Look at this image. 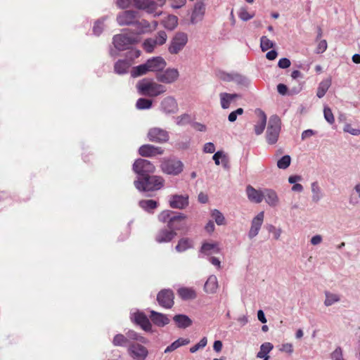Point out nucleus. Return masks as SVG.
<instances>
[{
    "instance_id": "48",
    "label": "nucleus",
    "mask_w": 360,
    "mask_h": 360,
    "mask_svg": "<svg viewBox=\"0 0 360 360\" xmlns=\"http://www.w3.org/2000/svg\"><path fill=\"white\" fill-rule=\"evenodd\" d=\"M152 105V101L146 98H140L136 103V107L139 110H148L151 108Z\"/></svg>"
},
{
    "instance_id": "11",
    "label": "nucleus",
    "mask_w": 360,
    "mask_h": 360,
    "mask_svg": "<svg viewBox=\"0 0 360 360\" xmlns=\"http://www.w3.org/2000/svg\"><path fill=\"white\" fill-rule=\"evenodd\" d=\"M130 319L132 322L141 326L145 331H150L152 328L151 323L147 316L139 310L131 311Z\"/></svg>"
},
{
    "instance_id": "35",
    "label": "nucleus",
    "mask_w": 360,
    "mask_h": 360,
    "mask_svg": "<svg viewBox=\"0 0 360 360\" xmlns=\"http://www.w3.org/2000/svg\"><path fill=\"white\" fill-rule=\"evenodd\" d=\"M311 190L312 201L314 202L320 201L323 196V193L317 181H314L311 184Z\"/></svg>"
},
{
    "instance_id": "56",
    "label": "nucleus",
    "mask_w": 360,
    "mask_h": 360,
    "mask_svg": "<svg viewBox=\"0 0 360 360\" xmlns=\"http://www.w3.org/2000/svg\"><path fill=\"white\" fill-rule=\"evenodd\" d=\"M207 343V340L205 337L202 338L198 343L190 348V352L195 353L198 350L204 348Z\"/></svg>"
},
{
    "instance_id": "10",
    "label": "nucleus",
    "mask_w": 360,
    "mask_h": 360,
    "mask_svg": "<svg viewBox=\"0 0 360 360\" xmlns=\"http://www.w3.org/2000/svg\"><path fill=\"white\" fill-rule=\"evenodd\" d=\"M179 77V72L176 68H167L156 74V79L159 82L170 84L175 82Z\"/></svg>"
},
{
    "instance_id": "16",
    "label": "nucleus",
    "mask_w": 360,
    "mask_h": 360,
    "mask_svg": "<svg viewBox=\"0 0 360 360\" xmlns=\"http://www.w3.org/2000/svg\"><path fill=\"white\" fill-rule=\"evenodd\" d=\"M186 216L182 213H175L174 217L168 221L167 227L174 231H183L187 229L186 223Z\"/></svg>"
},
{
    "instance_id": "58",
    "label": "nucleus",
    "mask_w": 360,
    "mask_h": 360,
    "mask_svg": "<svg viewBox=\"0 0 360 360\" xmlns=\"http://www.w3.org/2000/svg\"><path fill=\"white\" fill-rule=\"evenodd\" d=\"M243 113V109L241 108H238L235 111L231 112L228 117V120L231 122L236 120L238 115H241Z\"/></svg>"
},
{
    "instance_id": "39",
    "label": "nucleus",
    "mask_w": 360,
    "mask_h": 360,
    "mask_svg": "<svg viewBox=\"0 0 360 360\" xmlns=\"http://www.w3.org/2000/svg\"><path fill=\"white\" fill-rule=\"evenodd\" d=\"M266 124V116L265 113L259 111V121L255 125V132L257 135H260L263 133Z\"/></svg>"
},
{
    "instance_id": "21",
    "label": "nucleus",
    "mask_w": 360,
    "mask_h": 360,
    "mask_svg": "<svg viewBox=\"0 0 360 360\" xmlns=\"http://www.w3.org/2000/svg\"><path fill=\"white\" fill-rule=\"evenodd\" d=\"M264 214V212H260L256 217H255L251 222V227L248 233L250 238H255L258 233L263 224Z\"/></svg>"
},
{
    "instance_id": "40",
    "label": "nucleus",
    "mask_w": 360,
    "mask_h": 360,
    "mask_svg": "<svg viewBox=\"0 0 360 360\" xmlns=\"http://www.w3.org/2000/svg\"><path fill=\"white\" fill-rule=\"evenodd\" d=\"M158 202L153 200H141L139 202V205L148 212H153L158 207Z\"/></svg>"
},
{
    "instance_id": "43",
    "label": "nucleus",
    "mask_w": 360,
    "mask_h": 360,
    "mask_svg": "<svg viewBox=\"0 0 360 360\" xmlns=\"http://www.w3.org/2000/svg\"><path fill=\"white\" fill-rule=\"evenodd\" d=\"M349 202L352 205H357L360 203V184H357L351 193Z\"/></svg>"
},
{
    "instance_id": "6",
    "label": "nucleus",
    "mask_w": 360,
    "mask_h": 360,
    "mask_svg": "<svg viewBox=\"0 0 360 360\" xmlns=\"http://www.w3.org/2000/svg\"><path fill=\"white\" fill-rule=\"evenodd\" d=\"M128 58L118 60L114 65V71L117 75H124L129 72L132 65V60L139 57L141 52L139 50H131L128 53Z\"/></svg>"
},
{
    "instance_id": "49",
    "label": "nucleus",
    "mask_w": 360,
    "mask_h": 360,
    "mask_svg": "<svg viewBox=\"0 0 360 360\" xmlns=\"http://www.w3.org/2000/svg\"><path fill=\"white\" fill-rule=\"evenodd\" d=\"M211 215L217 225L221 226L226 224L225 217L219 210L216 209L212 210Z\"/></svg>"
},
{
    "instance_id": "30",
    "label": "nucleus",
    "mask_w": 360,
    "mask_h": 360,
    "mask_svg": "<svg viewBox=\"0 0 360 360\" xmlns=\"http://www.w3.org/2000/svg\"><path fill=\"white\" fill-rule=\"evenodd\" d=\"M264 198L266 203L271 207L276 206L279 201L276 192L272 189L264 190Z\"/></svg>"
},
{
    "instance_id": "19",
    "label": "nucleus",
    "mask_w": 360,
    "mask_h": 360,
    "mask_svg": "<svg viewBox=\"0 0 360 360\" xmlns=\"http://www.w3.org/2000/svg\"><path fill=\"white\" fill-rule=\"evenodd\" d=\"M221 251L219 243L217 242H204L199 250L198 257L218 254Z\"/></svg>"
},
{
    "instance_id": "3",
    "label": "nucleus",
    "mask_w": 360,
    "mask_h": 360,
    "mask_svg": "<svg viewBox=\"0 0 360 360\" xmlns=\"http://www.w3.org/2000/svg\"><path fill=\"white\" fill-rule=\"evenodd\" d=\"M136 87L139 95L148 97H157L167 91L165 86L148 79L139 81Z\"/></svg>"
},
{
    "instance_id": "64",
    "label": "nucleus",
    "mask_w": 360,
    "mask_h": 360,
    "mask_svg": "<svg viewBox=\"0 0 360 360\" xmlns=\"http://www.w3.org/2000/svg\"><path fill=\"white\" fill-rule=\"evenodd\" d=\"M280 351L291 354L293 352V346L291 343L283 344L280 348Z\"/></svg>"
},
{
    "instance_id": "8",
    "label": "nucleus",
    "mask_w": 360,
    "mask_h": 360,
    "mask_svg": "<svg viewBox=\"0 0 360 360\" xmlns=\"http://www.w3.org/2000/svg\"><path fill=\"white\" fill-rule=\"evenodd\" d=\"M163 173L176 176L184 169L183 162L176 158H169L162 160L160 165Z\"/></svg>"
},
{
    "instance_id": "50",
    "label": "nucleus",
    "mask_w": 360,
    "mask_h": 360,
    "mask_svg": "<svg viewBox=\"0 0 360 360\" xmlns=\"http://www.w3.org/2000/svg\"><path fill=\"white\" fill-rule=\"evenodd\" d=\"M291 163V158L289 155H283L277 161V167L281 169H287Z\"/></svg>"
},
{
    "instance_id": "55",
    "label": "nucleus",
    "mask_w": 360,
    "mask_h": 360,
    "mask_svg": "<svg viewBox=\"0 0 360 360\" xmlns=\"http://www.w3.org/2000/svg\"><path fill=\"white\" fill-rule=\"evenodd\" d=\"M323 115L326 120L330 124L335 122V118L331 109L329 107L325 106L323 109Z\"/></svg>"
},
{
    "instance_id": "53",
    "label": "nucleus",
    "mask_w": 360,
    "mask_h": 360,
    "mask_svg": "<svg viewBox=\"0 0 360 360\" xmlns=\"http://www.w3.org/2000/svg\"><path fill=\"white\" fill-rule=\"evenodd\" d=\"M331 360H345L343 356V350L341 347H337L334 351L330 353Z\"/></svg>"
},
{
    "instance_id": "26",
    "label": "nucleus",
    "mask_w": 360,
    "mask_h": 360,
    "mask_svg": "<svg viewBox=\"0 0 360 360\" xmlns=\"http://www.w3.org/2000/svg\"><path fill=\"white\" fill-rule=\"evenodd\" d=\"M246 194L248 200L254 203H260L264 199V191L257 190L250 185L246 187Z\"/></svg>"
},
{
    "instance_id": "7",
    "label": "nucleus",
    "mask_w": 360,
    "mask_h": 360,
    "mask_svg": "<svg viewBox=\"0 0 360 360\" xmlns=\"http://www.w3.org/2000/svg\"><path fill=\"white\" fill-rule=\"evenodd\" d=\"M188 42V35L183 32H176L172 38L168 51L169 53L176 55L180 53L186 46Z\"/></svg>"
},
{
    "instance_id": "59",
    "label": "nucleus",
    "mask_w": 360,
    "mask_h": 360,
    "mask_svg": "<svg viewBox=\"0 0 360 360\" xmlns=\"http://www.w3.org/2000/svg\"><path fill=\"white\" fill-rule=\"evenodd\" d=\"M327 47V41L325 39L321 40L316 46V53H322L326 51Z\"/></svg>"
},
{
    "instance_id": "60",
    "label": "nucleus",
    "mask_w": 360,
    "mask_h": 360,
    "mask_svg": "<svg viewBox=\"0 0 360 360\" xmlns=\"http://www.w3.org/2000/svg\"><path fill=\"white\" fill-rule=\"evenodd\" d=\"M267 230L269 232H271L274 233V238L276 240H278L281 234V229H276L274 226L270 224L267 226Z\"/></svg>"
},
{
    "instance_id": "24",
    "label": "nucleus",
    "mask_w": 360,
    "mask_h": 360,
    "mask_svg": "<svg viewBox=\"0 0 360 360\" xmlns=\"http://www.w3.org/2000/svg\"><path fill=\"white\" fill-rule=\"evenodd\" d=\"M169 206L174 209H184L188 205V195H174L169 198Z\"/></svg>"
},
{
    "instance_id": "33",
    "label": "nucleus",
    "mask_w": 360,
    "mask_h": 360,
    "mask_svg": "<svg viewBox=\"0 0 360 360\" xmlns=\"http://www.w3.org/2000/svg\"><path fill=\"white\" fill-rule=\"evenodd\" d=\"M150 30H151V26L148 21L146 20H142L141 21L138 19L136 20L134 26V34L138 36L139 34L145 33Z\"/></svg>"
},
{
    "instance_id": "51",
    "label": "nucleus",
    "mask_w": 360,
    "mask_h": 360,
    "mask_svg": "<svg viewBox=\"0 0 360 360\" xmlns=\"http://www.w3.org/2000/svg\"><path fill=\"white\" fill-rule=\"evenodd\" d=\"M275 43L271 41L266 36H262L260 38V48L262 51H266L269 49L274 47Z\"/></svg>"
},
{
    "instance_id": "32",
    "label": "nucleus",
    "mask_w": 360,
    "mask_h": 360,
    "mask_svg": "<svg viewBox=\"0 0 360 360\" xmlns=\"http://www.w3.org/2000/svg\"><path fill=\"white\" fill-rule=\"evenodd\" d=\"M274 345L269 342H264L260 345L259 351L257 352L256 356L263 360H269L270 356L269 353L273 349Z\"/></svg>"
},
{
    "instance_id": "9",
    "label": "nucleus",
    "mask_w": 360,
    "mask_h": 360,
    "mask_svg": "<svg viewBox=\"0 0 360 360\" xmlns=\"http://www.w3.org/2000/svg\"><path fill=\"white\" fill-rule=\"evenodd\" d=\"M167 40V33L163 30H160L158 32L154 37H150L144 40L143 49L147 53H152L157 46L165 44Z\"/></svg>"
},
{
    "instance_id": "54",
    "label": "nucleus",
    "mask_w": 360,
    "mask_h": 360,
    "mask_svg": "<svg viewBox=\"0 0 360 360\" xmlns=\"http://www.w3.org/2000/svg\"><path fill=\"white\" fill-rule=\"evenodd\" d=\"M191 117L188 114H183L176 117V124L179 126H185L190 123Z\"/></svg>"
},
{
    "instance_id": "1",
    "label": "nucleus",
    "mask_w": 360,
    "mask_h": 360,
    "mask_svg": "<svg viewBox=\"0 0 360 360\" xmlns=\"http://www.w3.org/2000/svg\"><path fill=\"white\" fill-rule=\"evenodd\" d=\"M165 179L158 175L150 174L141 178H137L134 181L135 188L140 192H153L163 188Z\"/></svg>"
},
{
    "instance_id": "34",
    "label": "nucleus",
    "mask_w": 360,
    "mask_h": 360,
    "mask_svg": "<svg viewBox=\"0 0 360 360\" xmlns=\"http://www.w3.org/2000/svg\"><path fill=\"white\" fill-rule=\"evenodd\" d=\"M178 295L184 300H194L197 297V294L191 288L182 287L178 290Z\"/></svg>"
},
{
    "instance_id": "63",
    "label": "nucleus",
    "mask_w": 360,
    "mask_h": 360,
    "mask_svg": "<svg viewBox=\"0 0 360 360\" xmlns=\"http://www.w3.org/2000/svg\"><path fill=\"white\" fill-rule=\"evenodd\" d=\"M291 63L290 60L287 58H282L278 63V66L280 68L285 69L290 67Z\"/></svg>"
},
{
    "instance_id": "42",
    "label": "nucleus",
    "mask_w": 360,
    "mask_h": 360,
    "mask_svg": "<svg viewBox=\"0 0 360 360\" xmlns=\"http://www.w3.org/2000/svg\"><path fill=\"white\" fill-rule=\"evenodd\" d=\"M193 247L192 240L187 238H181L175 247V249L179 252H184Z\"/></svg>"
},
{
    "instance_id": "52",
    "label": "nucleus",
    "mask_w": 360,
    "mask_h": 360,
    "mask_svg": "<svg viewBox=\"0 0 360 360\" xmlns=\"http://www.w3.org/2000/svg\"><path fill=\"white\" fill-rule=\"evenodd\" d=\"M176 212L171 210H164L158 215V219L163 223H167L170 219L174 217Z\"/></svg>"
},
{
    "instance_id": "28",
    "label": "nucleus",
    "mask_w": 360,
    "mask_h": 360,
    "mask_svg": "<svg viewBox=\"0 0 360 360\" xmlns=\"http://www.w3.org/2000/svg\"><path fill=\"white\" fill-rule=\"evenodd\" d=\"M240 96L237 94H228L226 92L221 93L219 94L220 104L223 109H227L229 108L231 103L236 98H239Z\"/></svg>"
},
{
    "instance_id": "29",
    "label": "nucleus",
    "mask_w": 360,
    "mask_h": 360,
    "mask_svg": "<svg viewBox=\"0 0 360 360\" xmlns=\"http://www.w3.org/2000/svg\"><path fill=\"white\" fill-rule=\"evenodd\" d=\"M173 320L176 326L182 329L190 327L193 323L192 320L185 314H176L173 317Z\"/></svg>"
},
{
    "instance_id": "47",
    "label": "nucleus",
    "mask_w": 360,
    "mask_h": 360,
    "mask_svg": "<svg viewBox=\"0 0 360 360\" xmlns=\"http://www.w3.org/2000/svg\"><path fill=\"white\" fill-rule=\"evenodd\" d=\"M112 344L114 346L129 347V345L131 343L128 342V338L127 335H124L122 334H117L112 340Z\"/></svg>"
},
{
    "instance_id": "57",
    "label": "nucleus",
    "mask_w": 360,
    "mask_h": 360,
    "mask_svg": "<svg viewBox=\"0 0 360 360\" xmlns=\"http://www.w3.org/2000/svg\"><path fill=\"white\" fill-rule=\"evenodd\" d=\"M254 13L250 14L245 8H241L238 13V17L243 21H248L254 17Z\"/></svg>"
},
{
    "instance_id": "62",
    "label": "nucleus",
    "mask_w": 360,
    "mask_h": 360,
    "mask_svg": "<svg viewBox=\"0 0 360 360\" xmlns=\"http://www.w3.org/2000/svg\"><path fill=\"white\" fill-rule=\"evenodd\" d=\"M134 6L139 10H143L148 0H132Z\"/></svg>"
},
{
    "instance_id": "17",
    "label": "nucleus",
    "mask_w": 360,
    "mask_h": 360,
    "mask_svg": "<svg viewBox=\"0 0 360 360\" xmlns=\"http://www.w3.org/2000/svg\"><path fill=\"white\" fill-rule=\"evenodd\" d=\"M158 304L166 309H170L174 305V293L172 290H162L157 295Z\"/></svg>"
},
{
    "instance_id": "25",
    "label": "nucleus",
    "mask_w": 360,
    "mask_h": 360,
    "mask_svg": "<svg viewBox=\"0 0 360 360\" xmlns=\"http://www.w3.org/2000/svg\"><path fill=\"white\" fill-rule=\"evenodd\" d=\"M205 11V4L201 1L196 2L191 14V22L192 24H196L201 21L203 19Z\"/></svg>"
},
{
    "instance_id": "18",
    "label": "nucleus",
    "mask_w": 360,
    "mask_h": 360,
    "mask_svg": "<svg viewBox=\"0 0 360 360\" xmlns=\"http://www.w3.org/2000/svg\"><path fill=\"white\" fill-rule=\"evenodd\" d=\"M218 77L224 82H235L238 84L245 85L248 79L245 77L238 73H229L220 71L217 74Z\"/></svg>"
},
{
    "instance_id": "37",
    "label": "nucleus",
    "mask_w": 360,
    "mask_h": 360,
    "mask_svg": "<svg viewBox=\"0 0 360 360\" xmlns=\"http://www.w3.org/2000/svg\"><path fill=\"white\" fill-rule=\"evenodd\" d=\"M331 79L327 78L321 81L318 86L316 96L318 98H323L331 85Z\"/></svg>"
},
{
    "instance_id": "2",
    "label": "nucleus",
    "mask_w": 360,
    "mask_h": 360,
    "mask_svg": "<svg viewBox=\"0 0 360 360\" xmlns=\"http://www.w3.org/2000/svg\"><path fill=\"white\" fill-rule=\"evenodd\" d=\"M139 37L134 33H121L115 34L112 37V44L115 49L110 50V55L116 57L118 55L117 51H124L130 49V47L138 43Z\"/></svg>"
},
{
    "instance_id": "12",
    "label": "nucleus",
    "mask_w": 360,
    "mask_h": 360,
    "mask_svg": "<svg viewBox=\"0 0 360 360\" xmlns=\"http://www.w3.org/2000/svg\"><path fill=\"white\" fill-rule=\"evenodd\" d=\"M138 12L135 11H125L120 13L117 16V22L120 26L133 25L135 26L138 19Z\"/></svg>"
},
{
    "instance_id": "22",
    "label": "nucleus",
    "mask_w": 360,
    "mask_h": 360,
    "mask_svg": "<svg viewBox=\"0 0 360 360\" xmlns=\"http://www.w3.org/2000/svg\"><path fill=\"white\" fill-rule=\"evenodd\" d=\"M139 153L143 157H154L157 155L162 154L163 150L161 147L145 144L139 148Z\"/></svg>"
},
{
    "instance_id": "27",
    "label": "nucleus",
    "mask_w": 360,
    "mask_h": 360,
    "mask_svg": "<svg viewBox=\"0 0 360 360\" xmlns=\"http://www.w3.org/2000/svg\"><path fill=\"white\" fill-rule=\"evenodd\" d=\"M150 314V318L152 322L157 326L163 327L169 323V319L165 314L157 312L154 310H151Z\"/></svg>"
},
{
    "instance_id": "46",
    "label": "nucleus",
    "mask_w": 360,
    "mask_h": 360,
    "mask_svg": "<svg viewBox=\"0 0 360 360\" xmlns=\"http://www.w3.org/2000/svg\"><path fill=\"white\" fill-rule=\"evenodd\" d=\"M326 299L324 301V304L326 307L331 306L336 302H338L340 300V297L339 295L335 293H332L330 292H325Z\"/></svg>"
},
{
    "instance_id": "31",
    "label": "nucleus",
    "mask_w": 360,
    "mask_h": 360,
    "mask_svg": "<svg viewBox=\"0 0 360 360\" xmlns=\"http://www.w3.org/2000/svg\"><path fill=\"white\" fill-rule=\"evenodd\" d=\"M218 288L217 278L214 275L208 277L204 285V290L207 293L213 294L216 292Z\"/></svg>"
},
{
    "instance_id": "38",
    "label": "nucleus",
    "mask_w": 360,
    "mask_h": 360,
    "mask_svg": "<svg viewBox=\"0 0 360 360\" xmlns=\"http://www.w3.org/2000/svg\"><path fill=\"white\" fill-rule=\"evenodd\" d=\"M126 335L127 336L129 343V341L131 340L136 341L139 343L141 344H147L148 342L147 338H144L143 336H142L141 335H140L139 333H136L133 330H129L126 333Z\"/></svg>"
},
{
    "instance_id": "15",
    "label": "nucleus",
    "mask_w": 360,
    "mask_h": 360,
    "mask_svg": "<svg viewBox=\"0 0 360 360\" xmlns=\"http://www.w3.org/2000/svg\"><path fill=\"white\" fill-rule=\"evenodd\" d=\"M128 353L135 360H145L148 351L141 343H131L128 347Z\"/></svg>"
},
{
    "instance_id": "44",
    "label": "nucleus",
    "mask_w": 360,
    "mask_h": 360,
    "mask_svg": "<svg viewBox=\"0 0 360 360\" xmlns=\"http://www.w3.org/2000/svg\"><path fill=\"white\" fill-rule=\"evenodd\" d=\"M148 72L149 70L148 66L145 63L143 64L134 67L131 70V76L132 77H138L141 75H146Z\"/></svg>"
},
{
    "instance_id": "20",
    "label": "nucleus",
    "mask_w": 360,
    "mask_h": 360,
    "mask_svg": "<svg viewBox=\"0 0 360 360\" xmlns=\"http://www.w3.org/2000/svg\"><path fill=\"white\" fill-rule=\"evenodd\" d=\"M149 72H160L166 67V61L160 56L153 57L146 62Z\"/></svg>"
},
{
    "instance_id": "36",
    "label": "nucleus",
    "mask_w": 360,
    "mask_h": 360,
    "mask_svg": "<svg viewBox=\"0 0 360 360\" xmlns=\"http://www.w3.org/2000/svg\"><path fill=\"white\" fill-rule=\"evenodd\" d=\"M164 27L168 30H174L178 25V18L176 15H168L162 21Z\"/></svg>"
},
{
    "instance_id": "61",
    "label": "nucleus",
    "mask_w": 360,
    "mask_h": 360,
    "mask_svg": "<svg viewBox=\"0 0 360 360\" xmlns=\"http://www.w3.org/2000/svg\"><path fill=\"white\" fill-rule=\"evenodd\" d=\"M344 131L354 136H359L360 134V129L352 128L350 124H346L344 127Z\"/></svg>"
},
{
    "instance_id": "4",
    "label": "nucleus",
    "mask_w": 360,
    "mask_h": 360,
    "mask_svg": "<svg viewBox=\"0 0 360 360\" xmlns=\"http://www.w3.org/2000/svg\"><path fill=\"white\" fill-rule=\"evenodd\" d=\"M281 128V121L278 115H274L270 117L267 129L266 141L269 144H275L278 139Z\"/></svg>"
},
{
    "instance_id": "23",
    "label": "nucleus",
    "mask_w": 360,
    "mask_h": 360,
    "mask_svg": "<svg viewBox=\"0 0 360 360\" xmlns=\"http://www.w3.org/2000/svg\"><path fill=\"white\" fill-rule=\"evenodd\" d=\"M176 233L168 227L161 229L155 235V241L158 243L170 242L175 236Z\"/></svg>"
},
{
    "instance_id": "5",
    "label": "nucleus",
    "mask_w": 360,
    "mask_h": 360,
    "mask_svg": "<svg viewBox=\"0 0 360 360\" xmlns=\"http://www.w3.org/2000/svg\"><path fill=\"white\" fill-rule=\"evenodd\" d=\"M132 169L137 174V178H141L153 174L155 171V167L149 160L139 158L134 162Z\"/></svg>"
},
{
    "instance_id": "13",
    "label": "nucleus",
    "mask_w": 360,
    "mask_h": 360,
    "mask_svg": "<svg viewBox=\"0 0 360 360\" xmlns=\"http://www.w3.org/2000/svg\"><path fill=\"white\" fill-rule=\"evenodd\" d=\"M148 138L152 142L162 143H166L169 139V133L165 129L159 127H153L149 129Z\"/></svg>"
},
{
    "instance_id": "45",
    "label": "nucleus",
    "mask_w": 360,
    "mask_h": 360,
    "mask_svg": "<svg viewBox=\"0 0 360 360\" xmlns=\"http://www.w3.org/2000/svg\"><path fill=\"white\" fill-rule=\"evenodd\" d=\"M158 8V4L153 0H148L146 6L144 8V11H146L149 14H153L154 17H159L162 15V12H156V9Z\"/></svg>"
},
{
    "instance_id": "14",
    "label": "nucleus",
    "mask_w": 360,
    "mask_h": 360,
    "mask_svg": "<svg viewBox=\"0 0 360 360\" xmlns=\"http://www.w3.org/2000/svg\"><path fill=\"white\" fill-rule=\"evenodd\" d=\"M160 110L166 115L176 113L179 110L176 100L172 96H166L160 103Z\"/></svg>"
},
{
    "instance_id": "41",
    "label": "nucleus",
    "mask_w": 360,
    "mask_h": 360,
    "mask_svg": "<svg viewBox=\"0 0 360 360\" xmlns=\"http://www.w3.org/2000/svg\"><path fill=\"white\" fill-rule=\"evenodd\" d=\"M108 16H103L95 21L93 26V33L96 36H99L103 31L105 27V22L107 20Z\"/></svg>"
}]
</instances>
